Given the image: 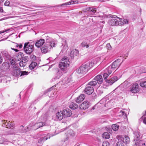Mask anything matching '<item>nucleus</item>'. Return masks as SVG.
Instances as JSON below:
<instances>
[{"instance_id":"obj_27","label":"nucleus","mask_w":146,"mask_h":146,"mask_svg":"<svg viewBox=\"0 0 146 146\" xmlns=\"http://www.w3.org/2000/svg\"><path fill=\"white\" fill-rule=\"evenodd\" d=\"M86 10L87 11H89L92 12L93 13H95L96 11V8L93 7H87Z\"/></svg>"},{"instance_id":"obj_55","label":"nucleus","mask_w":146,"mask_h":146,"mask_svg":"<svg viewBox=\"0 0 146 146\" xmlns=\"http://www.w3.org/2000/svg\"><path fill=\"white\" fill-rule=\"evenodd\" d=\"M143 122L146 125V117H145L143 120Z\"/></svg>"},{"instance_id":"obj_26","label":"nucleus","mask_w":146,"mask_h":146,"mask_svg":"<svg viewBox=\"0 0 146 146\" xmlns=\"http://www.w3.org/2000/svg\"><path fill=\"white\" fill-rule=\"evenodd\" d=\"M10 67V64L8 63L5 62L3 63L2 64V68L4 69V70L8 69Z\"/></svg>"},{"instance_id":"obj_57","label":"nucleus","mask_w":146,"mask_h":146,"mask_svg":"<svg viewBox=\"0 0 146 146\" xmlns=\"http://www.w3.org/2000/svg\"><path fill=\"white\" fill-rule=\"evenodd\" d=\"M51 89H52V88H49V89H48V90H48V92H49V91H51Z\"/></svg>"},{"instance_id":"obj_33","label":"nucleus","mask_w":146,"mask_h":146,"mask_svg":"<svg viewBox=\"0 0 146 146\" xmlns=\"http://www.w3.org/2000/svg\"><path fill=\"white\" fill-rule=\"evenodd\" d=\"M119 126L117 125L113 124L112 125V128L113 130L114 131H117L119 128Z\"/></svg>"},{"instance_id":"obj_14","label":"nucleus","mask_w":146,"mask_h":146,"mask_svg":"<svg viewBox=\"0 0 146 146\" xmlns=\"http://www.w3.org/2000/svg\"><path fill=\"white\" fill-rule=\"evenodd\" d=\"M89 106L88 102L87 101H85L80 106L79 108L81 110H85L88 109Z\"/></svg>"},{"instance_id":"obj_6","label":"nucleus","mask_w":146,"mask_h":146,"mask_svg":"<svg viewBox=\"0 0 146 146\" xmlns=\"http://www.w3.org/2000/svg\"><path fill=\"white\" fill-rule=\"evenodd\" d=\"M111 18L108 21L109 25L112 26L119 25L120 18L117 17L116 16H112Z\"/></svg>"},{"instance_id":"obj_44","label":"nucleus","mask_w":146,"mask_h":146,"mask_svg":"<svg viewBox=\"0 0 146 146\" xmlns=\"http://www.w3.org/2000/svg\"><path fill=\"white\" fill-rule=\"evenodd\" d=\"M15 46L17 48L19 49H21L23 47V45L21 43L16 44Z\"/></svg>"},{"instance_id":"obj_53","label":"nucleus","mask_w":146,"mask_h":146,"mask_svg":"<svg viewBox=\"0 0 146 146\" xmlns=\"http://www.w3.org/2000/svg\"><path fill=\"white\" fill-rule=\"evenodd\" d=\"M15 61H14V62H11V64L13 66V67L15 66V65H16L15 64Z\"/></svg>"},{"instance_id":"obj_54","label":"nucleus","mask_w":146,"mask_h":146,"mask_svg":"<svg viewBox=\"0 0 146 146\" xmlns=\"http://www.w3.org/2000/svg\"><path fill=\"white\" fill-rule=\"evenodd\" d=\"M11 49L13 50H14L15 52H18L19 51V50H18L17 49H15L14 48H11Z\"/></svg>"},{"instance_id":"obj_9","label":"nucleus","mask_w":146,"mask_h":146,"mask_svg":"<svg viewBox=\"0 0 146 146\" xmlns=\"http://www.w3.org/2000/svg\"><path fill=\"white\" fill-rule=\"evenodd\" d=\"M12 68V73L13 76H18L20 75L21 71L18 66L15 65Z\"/></svg>"},{"instance_id":"obj_22","label":"nucleus","mask_w":146,"mask_h":146,"mask_svg":"<svg viewBox=\"0 0 146 146\" xmlns=\"http://www.w3.org/2000/svg\"><path fill=\"white\" fill-rule=\"evenodd\" d=\"M66 41V40L65 39H63L62 40V45L61 46V48L62 49V50H66L68 48V46Z\"/></svg>"},{"instance_id":"obj_15","label":"nucleus","mask_w":146,"mask_h":146,"mask_svg":"<svg viewBox=\"0 0 146 146\" xmlns=\"http://www.w3.org/2000/svg\"><path fill=\"white\" fill-rule=\"evenodd\" d=\"M118 80V78L117 77L115 76L111 78L109 80H107L106 82L108 84L110 85L112 84L115 82L117 81Z\"/></svg>"},{"instance_id":"obj_47","label":"nucleus","mask_w":146,"mask_h":146,"mask_svg":"<svg viewBox=\"0 0 146 146\" xmlns=\"http://www.w3.org/2000/svg\"><path fill=\"white\" fill-rule=\"evenodd\" d=\"M106 46L107 48L108 49H111V47L110 43L107 44Z\"/></svg>"},{"instance_id":"obj_29","label":"nucleus","mask_w":146,"mask_h":146,"mask_svg":"<svg viewBox=\"0 0 146 146\" xmlns=\"http://www.w3.org/2000/svg\"><path fill=\"white\" fill-rule=\"evenodd\" d=\"M77 3V1H73L71 0L70 2L66 3H65L62 4L61 5L62 6H64L65 5H68L75 4Z\"/></svg>"},{"instance_id":"obj_24","label":"nucleus","mask_w":146,"mask_h":146,"mask_svg":"<svg viewBox=\"0 0 146 146\" xmlns=\"http://www.w3.org/2000/svg\"><path fill=\"white\" fill-rule=\"evenodd\" d=\"M122 141L124 143L127 145L129 143L130 139L128 136L126 135L123 138Z\"/></svg>"},{"instance_id":"obj_2","label":"nucleus","mask_w":146,"mask_h":146,"mask_svg":"<svg viewBox=\"0 0 146 146\" xmlns=\"http://www.w3.org/2000/svg\"><path fill=\"white\" fill-rule=\"evenodd\" d=\"M121 63V60L119 59L115 61L111 65L109 66L107 69V72L109 74H111L115 69H117Z\"/></svg>"},{"instance_id":"obj_51","label":"nucleus","mask_w":146,"mask_h":146,"mask_svg":"<svg viewBox=\"0 0 146 146\" xmlns=\"http://www.w3.org/2000/svg\"><path fill=\"white\" fill-rule=\"evenodd\" d=\"M9 30V29H7L5 31H0V34H1L4 33L5 32H6Z\"/></svg>"},{"instance_id":"obj_23","label":"nucleus","mask_w":146,"mask_h":146,"mask_svg":"<svg viewBox=\"0 0 146 146\" xmlns=\"http://www.w3.org/2000/svg\"><path fill=\"white\" fill-rule=\"evenodd\" d=\"M134 137L135 141H138L140 138L139 132L138 131H135L134 133Z\"/></svg>"},{"instance_id":"obj_10","label":"nucleus","mask_w":146,"mask_h":146,"mask_svg":"<svg viewBox=\"0 0 146 146\" xmlns=\"http://www.w3.org/2000/svg\"><path fill=\"white\" fill-rule=\"evenodd\" d=\"M130 91L133 93H136L138 92L139 90V85L137 83H134L130 87Z\"/></svg>"},{"instance_id":"obj_52","label":"nucleus","mask_w":146,"mask_h":146,"mask_svg":"<svg viewBox=\"0 0 146 146\" xmlns=\"http://www.w3.org/2000/svg\"><path fill=\"white\" fill-rule=\"evenodd\" d=\"M3 62V58L2 56L0 54V64H1Z\"/></svg>"},{"instance_id":"obj_4","label":"nucleus","mask_w":146,"mask_h":146,"mask_svg":"<svg viewBox=\"0 0 146 146\" xmlns=\"http://www.w3.org/2000/svg\"><path fill=\"white\" fill-rule=\"evenodd\" d=\"M70 64V62L66 57H64L61 60L59 64V67L61 70L66 69Z\"/></svg>"},{"instance_id":"obj_63","label":"nucleus","mask_w":146,"mask_h":146,"mask_svg":"<svg viewBox=\"0 0 146 146\" xmlns=\"http://www.w3.org/2000/svg\"><path fill=\"white\" fill-rule=\"evenodd\" d=\"M143 118V117H141V118Z\"/></svg>"},{"instance_id":"obj_43","label":"nucleus","mask_w":146,"mask_h":146,"mask_svg":"<svg viewBox=\"0 0 146 146\" xmlns=\"http://www.w3.org/2000/svg\"><path fill=\"white\" fill-rule=\"evenodd\" d=\"M116 146H124V145L121 141H119L117 143Z\"/></svg>"},{"instance_id":"obj_31","label":"nucleus","mask_w":146,"mask_h":146,"mask_svg":"<svg viewBox=\"0 0 146 146\" xmlns=\"http://www.w3.org/2000/svg\"><path fill=\"white\" fill-rule=\"evenodd\" d=\"M37 65V64L35 62H32L29 66V68L31 70L34 69Z\"/></svg>"},{"instance_id":"obj_21","label":"nucleus","mask_w":146,"mask_h":146,"mask_svg":"<svg viewBox=\"0 0 146 146\" xmlns=\"http://www.w3.org/2000/svg\"><path fill=\"white\" fill-rule=\"evenodd\" d=\"M85 95L83 94H81L77 98L76 100V102L78 103H80L82 102L85 98Z\"/></svg>"},{"instance_id":"obj_13","label":"nucleus","mask_w":146,"mask_h":146,"mask_svg":"<svg viewBox=\"0 0 146 146\" xmlns=\"http://www.w3.org/2000/svg\"><path fill=\"white\" fill-rule=\"evenodd\" d=\"M46 43L45 40L43 39H40L37 40L35 43V46L37 48H40Z\"/></svg>"},{"instance_id":"obj_12","label":"nucleus","mask_w":146,"mask_h":146,"mask_svg":"<svg viewBox=\"0 0 146 146\" xmlns=\"http://www.w3.org/2000/svg\"><path fill=\"white\" fill-rule=\"evenodd\" d=\"M89 86L87 85L86 86L84 91L87 94L90 95L93 92L94 89L93 87Z\"/></svg>"},{"instance_id":"obj_30","label":"nucleus","mask_w":146,"mask_h":146,"mask_svg":"<svg viewBox=\"0 0 146 146\" xmlns=\"http://www.w3.org/2000/svg\"><path fill=\"white\" fill-rule=\"evenodd\" d=\"M29 127H28L27 128H24V127L23 125H21L19 128V131L21 133L26 132L28 131Z\"/></svg>"},{"instance_id":"obj_60","label":"nucleus","mask_w":146,"mask_h":146,"mask_svg":"<svg viewBox=\"0 0 146 146\" xmlns=\"http://www.w3.org/2000/svg\"><path fill=\"white\" fill-rule=\"evenodd\" d=\"M33 57H34V58H35L36 57L35 56H34V55L33 56Z\"/></svg>"},{"instance_id":"obj_16","label":"nucleus","mask_w":146,"mask_h":146,"mask_svg":"<svg viewBox=\"0 0 146 146\" xmlns=\"http://www.w3.org/2000/svg\"><path fill=\"white\" fill-rule=\"evenodd\" d=\"M64 117H70L72 114L71 110L69 109H64L62 111Z\"/></svg>"},{"instance_id":"obj_58","label":"nucleus","mask_w":146,"mask_h":146,"mask_svg":"<svg viewBox=\"0 0 146 146\" xmlns=\"http://www.w3.org/2000/svg\"><path fill=\"white\" fill-rule=\"evenodd\" d=\"M101 0V1L103 2V1H104V0Z\"/></svg>"},{"instance_id":"obj_42","label":"nucleus","mask_w":146,"mask_h":146,"mask_svg":"<svg viewBox=\"0 0 146 146\" xmlns=\"http://www.w3.org/2000/svg\"><path fill=\"white\" fill-rule=\"evenodd\" d=\"M110 144L108 141H105L103 142L102 146H110Z\"/></svg>"},{"instance_id":"obj_35","label":"nucleus","mask_w":146,"mask_h":146,"mask_svg":"<svg viewBox=\"0 0 146 146\" xmlns=\"http://www.w3.org/2000/svg\"><path fill=\"white\" fill-rule=\"evenodd\" d=\"M50 136L49 134H47V135L44 137H42L43 138V140L44 142L48 138H50Z\"/></svg>"},{"instance_id":"obj_50","label":"nucleus","mask_w":146,"mask_h":146,"mask_svg":"<svg viewBox=\"0 0 146 146\" xmlns=\"http://www.w3.org/2000/svg\"><path fill=\"white\" fill-rule=\"evenodd\" d=\"M14 133L13 131L11 130H10L8 131V133L7 134L8 135H11L13 134Z\"/></svg>"},{"instance_id":"obj_34","label":"nucleus","mask_w":146,"mask_h":146,"mask_svg":"<svg viewBox=\"0 0 146 146\" xmlns=\"http://www.w3.org/2000/svg\"><path fill=\"white\" fill-rule=\"evenodd\" d=\"M103 135V137L106 139H109L110 137V135L107 132L104 133Z\"/></svg>"},{"instance_id":"obj_17","label":"nucleus","mask_w":146,"mask_h":146,"mask_svg":"<svg viewBox=\"0 0 146 146\" xmlns=\"http://www.w3.org/2000/svg\"><path fill=\"white\" fill-rule=\"evenodd\" d=\"M94 80L97 82L98 84H101L103 82V78L102 76L100 75H98L96 76Z\"/></svg>"},{"instance_id":"obj_3","label":"nucleus","mask_w":146,"mask_h":146,"mask_svg":"<svg viewBox=\"0 0 146 146\" xmlns=\"http://www.w3.org/2000/svg\"><path fill=\"white\" fill-rule=\"evenodd\" d=\"M34 42H25L24 43L23 49L25 53L27 54H30L34 50Z\"/></svg>"},{"instance_id":"obj_59","label":"nucleus","mask_w":146,"mask_h":146,"mask_svg":"<svg viewBox=\"0 0 146 146\" xmlns=\"http://www.w3.org/2000/svg\"><path fill=\"white\" fill-rule=\"evenodd\" d=\"M3 143V142H2V143H1V142H0V144H2V143Z\"/></svg>"},{"instance_id":"obj_20","label":"nucleus","mask_w":146,"mask_h":146,"mask_svg":"<svg viewBox=\"0 0 146 146\" xmlns=\"http://www.w3.org/2000/svg\"><path fill=\"white\" fill-rule=\"evenodd\" d=\"M79 54V51L78 50L76 49H74L72 50L70 53V56L71 58L73 59L74 57L77 56Z\"/></svg>"},{"instance_id":"obj_61","label":"nucleus","mask_w":146,"mask_h":146,"mask_svg":"<svg viewBox=\"0 0 146 146\" xmlns=\"http://www.w3.org/2000/svg\"><path fill=\"white\" fill-rule=\"evenodd\" d=\"M19 96L20 98V97H21V95H20V94H19Z\"/></svg>"},{"instance_id":"obj_37","label":"nucleus","mask_w":146,"mask_h":146,"mask_svg":"<svg viewBox=\"0 0 146 146\" xmlns=\"http://www.w3.org/2000/svg\"><path fill=\"white\" fill-rule=\"evenodd\" d=\"M140 85L142 87L146 88V81L141 82L140 84Z\"/></svg>"},{"instance_id":"obj_45","label":"nucleus","mask_w":146,"mask_h":146,"mask_svg":"<svg viewBox=\"0 0 146 146\" xmlns=\"http://www.w3.org/2000/svg\"><path fill=\"white\" fill-rule=\"evenodd\" d=\"M69 134L70 135L73 136L74 135L75 133H74V131L72 130H70L69 131Z\"/></svg>"},{"instance_id":"obj_1","label":"nucleus","mask_w":146,"mask_h":146,"mask_svg":"<svg viewBox=\"0 0 146 146\" xmlns=\"http://www.w3.org/2000/svg\"><path fill=\"white\" fill-rule=\"evenodd\" d=\"M94 65V63L92 61L87 63L79 67L77 70V72L79 74H85Z\"/></svg>"},{"instance_id":"obj_48","label":"nucleus","mask_w":146,"mask_h":146,"mask_svg":"<svg viewBox=\"0 0 146 146\" xmlns=\"http://www.w3.org/2000/svg\"><path fill=\"white\" fill-rule=\"evenodd\" d=\"M10 4L9 1H6L4 3V5L6 6H9Z\"/></svg>"},{"instance_id":"obj_38","label":"nucleus","mask_w":146,"mask_h":146,"mask_svg":"<svg viewBox=\"0 0 146 146\" xmlns=\"http://www.w3.org/2000/svg\"><path fill=\"white\" fill-rule=\"evenodd\" d=\"M19 65L21 67H24L26 65L25 62L21 61L20 62Z\"/></svg>"},{"instance_id":"obj_19","label":"nucleus","mask_w":146,"mask_h":146,"mask_svg":"<svg viewBox=\"0 0 146 146\" xmlns=\"http://www.w3.org/2000/svg\"><path fill=\"white\" fill-rule=\"evenodd\" d=\"M72 81L71 77V76H69L64 78L62 82L63 85H65L71 82Z\"/></svg>"},{"instance_id":"obj_32","label":"nucleus","mask_w":146,"mask_h":146,"mask_svg":"<svg viewBox=\"0 0 146 146\" xmlns=\"http://www.w3.org/2000/svg\"><path fill=\"white\" fill-rule=\"evenodd\" d=\"M97 84V82L94 80L90 82L88 85H89V86L93 87L96 86Z\"/></svg>"},{"instance_id":"obj_8","label":"nucleus","mask_w":146,"mask_h":146,"mask_svg":"<svg viewBox=\"0 0 146 146\" xmlns=\"http://www.w3.org/2000/svg\"><path fill=\"white\" fill-rule=\"evenodd\" d=\"M2 126L3 127H6L7 128L11 129H13L15 127V124L13 122L10 121L7 122L5 120H2Z\"/></svg>"},{"instance_id":"obj_62","label":"nucleus","mask_w":146,"mask_h":146,"mask_svg":"<svg viewBox=\"0 0 146 146\" xmlns=\"http://www.w3.org/2000/svg\"><path fill=\"white\" fill-rule=\"evenodd\" d=\"M145 114L144 115H146V111H145Z\"/></svg>"},{"instance_id":"obj_49","label":"nucleus","mask_w":146,"mask_h":146,"mask_svg":"<svg viewBox=\"0 0 146 146\" xmlns=\"http://www.w3.org/2000/svg\"><path fill=\"white\" fill-rule=\"evenodd\" d=\"M43 138L42 137L40 138L38 140V142L39 143H41L42 142H43L44 141L43 140Z\"/></svg>"},{"instance_id":"obj_7","label":"nucleus","mask_w":146,"mask_h":146,"mask_svg":"<svg viewBox=\"0 0 146 146\" xmlns=\"http://www.w3.org/2000/svg\"><path fill=\"white\" fill-rule=\"evenodd\" d=\"M46 43L50 49L55 47L56 44V41L55 40L48 36L46 38Z\"/></svg>"},{"instance_id":"obj_39","label":"nucleus","mask_w":146,"mask_h":146,"mask_svg":"<svg viewBox=\"0 0 146 146\" xmlns=\"http://www.w3.org/2000/svg\"><path fill=\"white\" fill-rule=\"evenodd\" d=\"M120 113L123 116V117L124 118H126L127 117V115L125 113V112L124 111H120Z\"/></svg>"},{"instance_id":"obj_41","label":"nucleus","mask_w":146,"mask_h":146,"mask_svg":"<svg viewBox=\"0 0 146 146\" xmlns=\"http://www.w3.org/2000/svg\"><path fill=\"white\" fill-rule=\"evenodd\" d=\"M145 145V143H142L141 141H139H139H137V143H136L135 145L136 146H142L141 145Z\"/></svg>"},{"instance_id":"obj_56","label":"nucleus","mask_w":146,"mask_h":146,"mask_svg":"<svg viewBox=\"0 0 146 146\" xmlns=\"http://www.w3.org/2000/svg\"><path fill=\"white\" fill-rule=\"evenodd\" d=\"M3 10L2 8L1 7H0V12H3Z\"/></svg>"},{"instance_id":"obj_28","label":"nucleus","mask_w":146,"mask_h":146,"mask_svg":"<svg viewBox=\"0 0 146 146\" xmlns=\"http://www.w3.org/2000/svg\"><path fill=\"white\" fill-rule=\"evenodd\" d=\"M120 21H119V26L123 25L124 24H128V21L126 19H123L120 18Z\"/></svg>"},{"instance_id":"obj_25","label":"nucleus","mask_w":146,"mask_h":146,"mask_svg":"<svg viewBox=\"0 0 146 146\" xmlns=\"http://www.w3.org/2000/svg\"><path fill=\"white\" fill-rule=\"evenodd\" d=\"M69 107L71 109L75 110L78 107V105L76 103L71 102L69 105Z\"/></svg>"},{"instance_id":"obj_18","label":"nucleus","mask_w":146,"mask_h":146,"mask_svg":"<svg viewBox=\"0 0 146 146\" xmlns=\"http://www.w3.org/2000/svg\"><path fill=\"white\" fill-rule=\"evenodd\" d=\"M62 111H58L56 114V119L57 120H61L64 117Z\"/></svg>"},{"instance_id":"obj_11","label":"nucleus","mask_w":146,"mask_h":146,"mask_svg":"<svg viewBox=\"0 0 146 146\" xmlns=\"http://www.w3.org/2000/svg\"><path fill=\"white\" fill-rule=\"evenodd\" d=\"M50 49L45 43L42 46L40 47V50L42 53H46L50 50Z\"/></svg>"},{"instance_id":"obj_36","label":"nucleus","mask_w":146,"mask_h":146,"mask_svg":"<svg viewBox=\"0 0 146 146\" xmlns=\"http://www.w3.org/2000/svg\"><path fill=\"white\" fill-rule=\"evenodd\" d=\"M82 46L83 47H86V48L89 47V45L86 42H84L81 43Z\"/></svg>"},{"instance_id":"obj_5","label":"nucleus","mask_w":146,"mask_h":146,"mask_svg":"<svg viewBox=\"0 0 146 146\" xmlns=\"http://www.w3.org/2000/svg\"><path fill=\"white\" fill-rule=\"evenodd\" d=\"M47 124L44 122H39L35 123H32L28 125L29 127H32V129L36 130L41 127L45 126Z\"/></svg>"},{"instance_id":"obj_46","label":"nucleus","mask_w":146,"mask_h":146,"mask_svg":"<svg viewBox=\"0 0 146 146\" xmlns=\"http://www.w3.org/2000/svg\"><path fill=\"white\" fill-rule=\"evenodd\" d=\"M108 74H109L108 73ZM110 74H108L107 73H105L103 75L104 78L105 79H106L108 76Z\"/></svg>"},{"instance_id":"obj_40","label":"nucleus","mask_w":146,"mask_h":146,"mask_svg":"<svg viewBox=\"0 0 146 146\" xmlns=\"http://www.w3.org/2000/svg\"><path fill=\"white\" fill-rule=\"evenodd\" d=\"M20 76L24 75H27L29 74V72L26 71H22L21 72Z\"/></svg>"}]
</instances>
